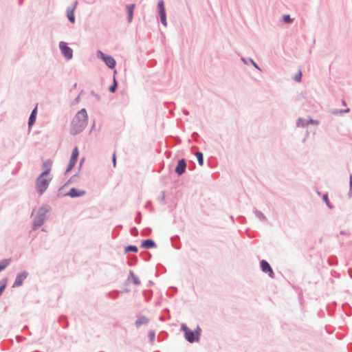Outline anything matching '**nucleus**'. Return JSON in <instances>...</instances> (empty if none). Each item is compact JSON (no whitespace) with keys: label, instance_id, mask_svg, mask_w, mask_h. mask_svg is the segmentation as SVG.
Returning <instances> with one entry per match:
<instances>
[{"label":"nucleus","instance_id":"obj_12","mask_svg":"<svg viewBox=\"0 0 352 352\" xmlns=\"http://www.w3.org/2000/svg\"><path fill=\"white\" fill-rule=\"evenodd\" d=\"M75 8H76V4L72 7H69L67 10V18L69 20V21L72 23L75 22V17H74Z\"/></svg>","mask_w":352,"mask_h":352},{"label":"nucleus","instance_id":"obj_2","mask_svg":"<svg viewBox=\"0 0 352 352\" xmlns=\"http://www.w3.org/2000/svg\"><path fill=\"white\" fill-rule=\"evenodd\" d=\"M49 175H43L41 173L36 179V187L40 194H42L48 187L50 182Z\"/></svg>","mask_w":352,"mask_h":352},{"label":"nucleus","instance_id":"obj_20","mask_svg":"<svg viewBox=\"0 0 352 352\" xmlns=\"http://www.w3.org/2000/svg\"><path fill=\"white\" fill-rule=\"evenodd\" d=\"M43 223V220L42 219H39L38 220H35L34 222L33 228L36 229L38 227L41 226Z\"/></svg>","mask_w":352,"mask_h":352},{"label":"nucleus","instance_id":"obj_19","mask_svg":"<svg viewBox=\"0 0 352 352\" xmlns=\"http://www.w3.org/2000/svg\"><path fill=\"white\" fill-rule=\"evenodd\" d=\"M195 155L197 157V160H198L199 165L202 166L204 164L203 154L201 152H197Z\"/></svg>","mask_w":352,"mask_h":352},{"label":"nucleus","instance_id":"obj_16","mask_svg":"<svg viewBox=\"0 0 352 352\" xmlns=\"http://www.w3.org/2000/svg\"><path fill=\"white\" fill-rule=\"evenodd\" d=\"M36 111H37V107H36L34 108V109L32 111V112L30 116L29 123H28L30 126L33 125L36 120Z\"/></svg>","mask_w":352,"mask_h":352},{"label":"nucleus","instance_id":"obj_25","mask_svg":"<svg viewBox=\"0 0 352 352\" xmlns=\"http://www.w3.org/2000/svg\"><path fill=\"white\" fill-rule=\"evenodd\" d=\"M283 21L285 23H290L292 21V19L290 18L289 15H284L283 16Z\"/></svg>","mask_w":352,"mask_h":352},{"label":"nucleus","instance_id":"obj_26","mask_svg":"<svg viewBox=\"0 0 352 352\" xmlns=\"http://www.w3.org/2000/svg\"><path fill=\"white\" fill-rule=\"evenodd\" d=\"M116 86H117L116 81V80H114V84H113V86L110 87V88H109V91H110L111 92H114V91H115V90H116Z\"/></svg>","mask_w":352,"mask_h":352},{"label":"nucleus","instance_id":"obj_8","mask_svg":"<svg viewBox=\"0 0 352 352\" xmlns=\"http://www.w3.org/2000/svg\"><path fill=\"white\" fill-rule=\"evenodd\" d=\"M261 267L263 272L268 273L270 277H274V272L270 264L265 260L261 262Z\"/></svg>","mask_w":352,"mask_h":352},{"label":"nucleus","instance_id":"obj_15","mask_svg":"<svg viewBox=\"0 0 352 352\" xmlns=\"http://www.w3.org/2000/svg\"><path fill=\"white\" fill-rule=\"evenodd\" d=\"M154 246H155V243L151 239H146V240L144 241L142 243V247L146 248V249L152 248Z\"/></svg>","mask_w":352,"mask_h":352},{"label":"nucleus","instance_id":"obj_22","mask_svg":"<svg viewBox=\"0 0 352 352\" xmlns=\"http://www.w3.org/2000/svg\"><path fill=\"white\" fill-rule=\"evenodd\" d=\"M302 78V72L300 70L298 72V73L294 76V79L297 81L300 82Z\"/></svg>","mask_w":352,"mask_h":352},{"label":"nucleus","instance_id":"obj_17","mask_svg":"<svg viewBox=\"0 0 352 352\" xmlns=\"http://www.w3.org/2000/svg\"><path fill=\"white\" fill-rule=\"evenodd\" d=\"M10 263V259H4L0 262V272L3 270Z\"/></svg>","mask_w":352,"mask_h":352},{"label":"nucleus","instance_id":"obj_18","mask_svg":"<svg viewBox=\"0 0 352 352\" xmlns=\"http://www.w3.org/2000/svg\"><path fill=\"white\" fill-rule=\"evenodd\" d=\"M160 15L162 23L166 26V14L165 10L160 11Z\"/></svg>","mask_w":352,"mask_h":352},{"label":"nucleus","instance_id":"obj_30","mask_svg":"<svg viewBox=\"0 0 352 352\" xmlns=\"http://www.w3.org/2000/svg\"><path fill=\"white\" fill-rule=\"evenodd\" d=\"M308 124V122H306V124ZM302 125H305V122H303V123H302Z\"/></svg>","mask_w":352,"mask_h":352},{"label":"nucleus","instance_id":"obj_5","mask_svg":"<svg viewBox=\"0 0 352 352\" xmlns=\"http://www.w3.org/2000/svg\"><path fill=\"white\" fill-rule=\"evenodd\" d=\"M78 147L77 146H75L72 151V155H71V157H70V160H69V165H68V168L67 169V171H69L71 170L73 167L75 166L76 164V160L78 159Z\"/></svg>","mask_w":352,"mask_h":352},{"label":"nucleus","instance_id":"obj_1","mask_svg":"<svg viewBox=\"0 0 352 352\" xmlns=\"http://www.w3.org/2000/svg\"><path fill=\"white\" fill-rule=\"evenodd\" d=\"M87 123V113L85 109L79 111L72 120L70 131L73 135L81 132Z\"/></svg>","mask_w":352,"mask_h":352},{"label":"nucleus","instance_id":"obj_4","mask_svg":"<svg viewBox=\"0 0 352 352\" xmlns=\"http://www.w3.org/2000/svg\"><path fill=\"white\" fill-rule=\"evenodd\" d=\"M98 57L102 59L109 68H113L116 65V60L112 56L105 55L100 51L98 52Z\"/></svg>","mask_w":352,"mask_h":352},{"label":"nucleus","instance_id":"obj_9","mask_svg":"<svg viewBox=\"0 0 352 352\" xmlns=\"http://www.w3.org/2000/svg\"><path fill=\"white\" fill-rule=\"evenodd\" d=\"M52 166V161L51 160H47L43 163V175H49Z\"/></svg>","mask_w":352,"mask_h":352},{"label":"nucleus","instance_id":"obj_11","mask_svg":"<svg viewBox=\"0 0 352 352\" xmlns=\"http://www.w3.org/2000/svg\"><path fill=\"white\" fill-rule=\"evenodd\" d=\"M85 193V192L84 190H79L73 188L67 192V195L71 197H77L82 196Z\"/></svg>","mask_w":352,"mask_h":352},{"label":"nucleus","instance_id":"obj_21","mask_svg":"<svg viewBox=\"0 0 352 352\" xmlns=\"http://www.w3.org/2000/svg\"><path fill=\"white\" fill-rule=\"evenodd\" d=\"M125 251L126 252H138V248L136 246H135V245H129V246L126 248Z\"/></svg>","mask_w":352,"mask_h":352},{"label":"nucleus","instance_id":"obj_28","mask_svg":"<svg viewBox=\"0 0 352 352\" xmlns=\"http://www.w3.org/2000/svg\"><path fill=\"white\" fill-rule=\"evenodd\" d=\"M112 160H113V166H116V153L113 154Z\"/></svg>","mask_w":352,"mask_h":352},{"label":"nucleus","instance_id":"obj_23","mask_svg":"<svg viewBox=\"0 0 352 352\" xmlns=\"http://www.w3.org/2000/svg\"><path fill=\"white\" fill-rule=\"evenodd\" d=\"M146 322H147V319L146 318H140L139 320H138L136 321V325L137 326H140L142 324H144V323H146Z\"/></svg>","mask_w":352,"mask_h":352},{"label":"nucleus","instance_id":"obj_27","mask_svg":"<svg viewBox=\"0 0 352 352\" xmlns=\"http://www.w3.org/2000/svg\"><path fill=\"white\" fill-rule=\"evenodd\" d=\"M6 283H3L1 285H0V296L1 295L3 291L4 290L5 287H6Z\"/></svg>","mask_w":352,"mask_h":352},{"label":"nucleus","instance_id":"obj_13","mask_svg":"<svg viewBox=\"0 0 352 352\" xmlns=\"http://www.w3.org/2000/svg\"><path fill=\"white\" fill-rule=\"evenodd\" d=\"M128 281L129 283H133L135 285H139L140 283L139 278L132 272L130 273V276L128 278Z\"/></svg>","mask_w":352,"mask_h":352},{"label":"nucleus","instance_id":"obj_6","mask_svg":"<svg viewBox=\"0 0 352 352\" xmlns=\"http://www.w3.org/2000/svg\"><path fill=\"white\" fill-rule=\"evenodd\" d=\"M60 49L62 54L67 58H71L72 57V50L69 48L67 43L65 42H60L59 44Z\"/></svg>","mask_w":352,"mask_h":352},{"label":"nucleus","instance_id":"obj_29","mask_svg":"<svg viewBox=\"0 0 352 352\" xmlns=\"http://www.w3.org/2000/svg\"><path fill=\"white\" fill-rule=\"evenodd\" d=\"M302 122V120L301 119H299L298 120V124H300V123Z\"/></svg>","mask_w":352,"mask_h":352},{"label":"nucleus","instance_id":"obj_14","mask_svg":"<svg viewBox=\"0 0 352 352\" xmlns=\"http://www.w3.org/2000/svg\"><path fill=\"white\" fill-rule=\"evenodd\" d=\"M134 8H135L134 3L126 6L129 22H131V21H132Z\"/></svg>","mask_w":352,"mask_h":352},{"label":"nucleus","instance_id":"obj_10","mask_svg":"<svg viewBox=\"0 0 352 352\" xmlns=\"http://www.w3.org/2000/svg\"><path fill=\"white\" fill-rule=\"evenodd\" d=\"M186 167V164L184 160H179L177 165L175 168V172L178 175H182V173H184Z\"/></svg>","mask_w":352,"mask_h":352},{"label":"nucleus","instance_id":"obj_3","mask_svg":"<svg viewBox=\"0 0 352 352\" xmlns=\"http://www.w3.org/2000/svg\"><path fill=\"white\" fill-rule=\"evenodd\" d=\"M182 329L184 332L185 338L190 342L198 341L199 336V331H192L186 325L182 324Z\"/></svg>","mask_w":352,"mask_h":352},{"label":"nucleus","instance_id":"obj_7","mask_svg":"<svg viewBox=\"0 0 352 352\" xmlns=\"http://www.w3.org/2000/svg\"><path fill=\"white\" fill-rule=\"evenodd\" d=\"M27 276H28V273L26 272H23L17 274L15 281L13 284V287H15L21 286L23 285L24 280L27 278Z\"/></svg>","mask_w":352,"mask_h":352},{"label":"nucleus","instance_id":"obj_24","mask_svg":"<svg viewBox=\"0 0 352 352\" xmlns=\"http://www.w3.org/2000/svg\"><path fill=\"white\" fill-rule=\"evenodd\" d=\"M157 6L160 9V11L165 10L163 1H160L158 2Z\"/></svg>","mask_w":352,"mask_h":352}]
</instances>
